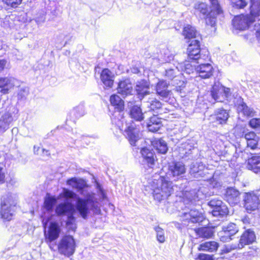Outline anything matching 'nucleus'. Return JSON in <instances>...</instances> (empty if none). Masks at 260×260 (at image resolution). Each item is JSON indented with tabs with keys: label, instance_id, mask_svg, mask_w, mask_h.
I'll return each mask as SVG.
<instances>
[{
	"label": "nucleus",
	"instance_id": "f257e3e1",
	"mask_svg": "<svg viewBox=\"0 0 260 260\" xmlns=\"http://www.w3.org/2000/svg\"><path fill=\"white\" fill-rule=\"evenodd\" d=\"M67 184L84 197V198H80L73 191L66 188L63 189L61 193L62 196L66 199L76 200V209L81 217L85 219L90 215L98 214L100 213L99 203L94 194L85 190L87 184L84 180L73 178L67 181Z\"/></svg>",
	"mask_w": 260,
	"mask_h": 260
},
{
	"label": "nucleus",
	"instance_id": "f03ea898",
	"mask_svg": "<svg viewBox=\"0 0 260 260\" xmlns=\"http://www.w3.org/2000/svg\"><path fill=\"white\" fill-rule=\"evenodd\" d=\"M151 186L154 199L159 202L168 199L174 191L172 182L164 177L153 180Z\"/></svg>",
	"mask_w": 260,
	"mask_h": 260
},
{
	"label": "nucleus",
	"instance_id": "7ed1b4c3",
	"mask_svg": "<svg viewBox=\"0 0 260 260\" xmlns=\"http://www.w3.org/2000/svg\"><path fill=\"white\" fill-rule=\"evenodd\" d=\"M210 1L211 4V10L208 15V10L206 4L201 3L198 5L196 9L203 14L207 15L206 23L213 26L216 23V15L221 13L222 11L218 4V0H210Z\"/></svg>",
	"mask_w": 260,
	"mask_h": 260
},
{
	"label": "nucleus",
	"instance_id": "20e7f679",
	"mask_svg": "<svg viewBox=\"0 0 260 260\" xmlns=\"http://www.w3.org/2000/svg\"><path fill=\"white\" fill-rule=\"evenodd\" d=\"M110 102L112 105L118 109V111L115 112L113 117L112 118V122L113 124H115L121 131H123V123L124 118L123 114L121 113L124 108V102L117 95L113 94L110 96Z\"/></svg>",
	"mask_w": 260,
	"mask_h": 260
},
{
	"label": "nucleus",
	"instance_id": "39448f33",
	"mask_svg": "<svg viewBox=\"0 0 260 260\" xmlns=\"http://www.w3.org/2000/svg\"><path fill=\"white\" fill-rule=\"evenodd\" d=\"M49 219L43 218L42 223L45 228L44 235L46 242L49 245L51 249H53L52 242L58 239L61 232V229L58 223L51 222L48 231H46V226Z\"/></svg>",
	"mask_w": 260,
	"mask_h": 260
},
{
	"label": "nucleus",
	"instance_id": "423d86ee",
	"mask_svg": "<svg viewBox=\"0 0 260 260\" xmlns=\"http://www.w3.org/2000/svg\"><path fill=\"white\" fill-rule=\"evenodd\" d=\"M17 201L10 196L4 198L1 203L0 215L2 218L8 221L11 220L16 210Z\"/></svg>",
	"mask_w": 260,
	"mask_h": 260
},
{
	"label": "nucleus",
	"instance_id": "0eeeda50",
	"mask_svg": "<svg viewBox=\"0 0 260 260\" xmlns=\"http://www.w3.org/2000/svg\"><path fill=\"white\" fill-rule=\"evenodd\" d=\"M75 248V241L73 237L70 235L62 237L57 245L58 252L67 257H70L74 254Z\"/></svg>",
	"mask_w": 260,
	"mask_h": 260
},
{
	"label": "nucleus",
	"instance_id": "6e6552de",
	"mask_svg": "<svg viewBox=\"0 0 260 260\" xmlns=\"http://www.w3.org/2000/svg\"><path fill=\"white\" fill-rule=\"evenodd\" d=\"M239 131H240V133L237 134V136L240 137H244L248 147L253 150L258 148V142L259 138L254 132H246L244 128L241 126H236L234 128V132L236 133Z\"/></svg>",
	"mask_w": 260,
	"mask_h": 260
},
{
	"label": "nucleus",
	"instance_id": "1a4fd4ad",
	"mask_svg": "<svg viewBox=\"0 0 260 260\" xmlns=\"http://www.w3.org/2000/svg\"><path fill=\"white\" fill-rule=\"evenodd\" d=\"M255 22L252 31H255L257 40L260 43V3L256 2L251 4L250 14L249 15Z\"/></svg>",
	"mask_w": 260,
	"mask_h": 260
},
{
	"label": "nucleus",
	"instance_id": "9d476101",
	"mask_svg": "<svg viewBox=\"0 0 260 260\" xmlns=\"http://www.w3.org/2000/svg\"><path fill=\"white\" fill-rule=\"evenodd\" d=\"M211 94L215 101L222 102L231 95L230 89L223 86L218 82L215 83L212 86Z\"/></svg>",
	"mask_w": 260,
	"mask_h": 260
},
{
	"label": "nucleus",
	"instance_id": "9b49d317",
	"mask_svg": "<svg viewBox=\"0 0 260 260\" xmlns=\"http://www.w3.org/2000/svg\"><path fill=\"white\" fill-rule=\"evenodd\" d=\"M200 42L197 40H192L187 48L188 58L190 60L205 59L208 56L205 54H200Z\"/></svg>",
	"mask_w": 260,
	"mask_h": 260
},
{
	"label": "nucleus",
	"instance_id": "f8f14e48",
	"mask_svg": "<svg viewBox=\"0 0 260 260\" xmlns=\"http://www.w3.org/2000/svg\"><path fill=\"white\" fill-rule=\"evenodd\" d=\"M254 23L251 18L248 15H239L235 17L233 20V25L235 28L243 30L247 28H251V25Z\"/></svg>",
	"mask_w": 260,
	"mask_h": 260
},
{
	"label": "nucleus",
	"instance_id": "ddd939ff",
	"mask_svg": "<svg viewBox=\"0 0 260 260\" xmlns=\"http://www.w3.org/2000/svg\"><path fill=\"white\" fill-rule=\"evenodd\" d=\"M124 132L131 145L136 146L137 142L140 138L139 127L133 122L126 127Z\"/></svg>",
	"mask_w": 260,
	"mask_h": 260
},
{
	"label": "nucleus",
	"instance_id": "4468645a",
	"mask_svg": "<svg viewBox=\"0 0 260 260\" xmlns=\"http://www.w3.org/2000/svg\"><path fill=\"white\" fill-rule=\"evenodd\" d=\"M255 239L254 232L250 229L245 231L241 235L238 245L232 246L231 249H242L245 245L252 243Z\"/></svg>",
	"mask_w": 260,
	"mask_h": 260
},
{
	"label": "nucleus",
	"instance_id": "2eb2a0df",
	"mask_svg": "<svg viewBox=\"0 0 260 260\" xmlns=\"http://www.w3.org/2000/svg\"><path fill=\"white\" fill-rule=\"evenodd\" d=\"M244 207L248 211H252L258 208L259 204L258 197L253 193H245L244 197Z\"/></svg>",
	"mask_w": 260,
	"mask_h": 260
},
{
	"label": "nucleus",
	"instance_id": "dca6fc26",
	"mask_svg": "<svg viewBox=\"0 0 260 260\" xmlns=\"http://www.w3.org/2000/svg\"><path fill=\"white\" fill-rule=\"evenodd\" d=\"M186 172L185 165L181 162H174L169 166V173L172 177L179 179Z\"/></svg>",
	"mask_w": 260,
	"mask_h": 260
},
{
	"label": "nucleus",
	"instance_id": "f3484780",
	"mask_svg": "<svg viewBox=\"0 0 260 260\" xmlns=\"http://www.w3.org/2000/svg\"><path fill=\"white\" fill-rule=\"evenodd\" d=\"M183 220H187L188 222L199 223L202 222L204 219L203 215L199 211L195 209L186 210L182 213Z\"/></svg>",
	"mask_w": 260,
	"mask_h": 260
},
{
	"label": "nucleus",
	"instance_id": "a211bd4d",
	"mask_svg": "<svg viewBox=\"0 0 260 260\" xmlns=\"http://www.w3.org/2000/svg\"><path fill=\"white\" fill-rule=\"evenodd\" d=\"M77 209L70 203H63L58 204L55 209V212L58 216L69 215L75 213Z\"/></svg>",
	"mask_w": 260,
	"mask_h": 260
},
{
	"label": "nucleus",
	"instance_id": "6ab92c4d",
	"mask_svg": "<svg viewBox=\"0 0 260 260\" xmlns=\"http://www.w3.org/2000/svg\"><path fill=\"white\" fill-rule=\"evenodd\" d=\"M240 192L237 189L230 187L226 189L225 198L230 204L234 206L240 202Z\"/></svg>",
	"mask_w": 260,
	"mask_h": 260
},
{
	"label": "nucleus",
	"instance_id": "aec40b11",
	"mask_svg": "<svg viewBox=\"0 0 260 260\" xmlns=\"http://www.w3.org/2000/svg\"><path fill=\"white\" fill-rule=\"evenodd\" d=\"M169 84L165 80L159 81L155 86L156 94L164 99L168 98L171 95V91L168 88Z\"/></svg>",
	"mask_w": 260,
	"mask_h": 260
},
{
	"label": "nucleus",
	"instance_id": "412c9836",
	"mask_svg": "<svg viewBox=\"0 0 260 260\" xmlns=\"http://www.w3.org/2000/svg\"><path fill=\"white\" fill-rule=\"evenodd\" d=\"M118 93L123 97L132 94L133 91V86L129 79H125L121 81L118 83L117 87Z\"/></svg>",
	"mask_w": 260,
	"mask_h": 260
},
{
	"label": "nucleus",
	"instance_id": "4be33fe9",
	"mask_svg": "<svg viewBox=\"0 0 260 260\" xmlns=\"http://www.w3.org/2000/svg\"><path fill=\"white\" fill-rule=\"evenodd\" d=\"M196 71L200 77L206 79L210 78L213 75V68L209 63H201L196 68Z\"/></svg>",
	"mask_w": 260,
	"mask_h": 260
},
{
	"label": "nucleus",
	"instance_id": "5701e85b",
	"mask_svg": "<svg viewBox=\"0 0 260 260\" xmlns=\"http://www.w3.org/2000/svg\"><path fill=\"white\" fill-rule=\"evenodd\" d=\"M149 83L145 80L138 81L136 86V90L139 95V98L143 99L145 96L150 94L149 91Z\"/></svg>",
	"mask_w": 260,
	"mask_h": 260
},
{
	"label": "nucleus",
	"instance_id": "b1692460",
	"mask_svg": "<svg viewBox=\"0 0 260 260\" xmlns=\"http://www.w3.org/2000/svg\"><path fill=\"white\" fill-rule=\"evenodd\" d=\"M16 80L12 77L0 78L1 91L5 94L15 85Z\"/></svg>",
	"mask_w": 260,
	"mask_h": 260
},
{
	"label": "nucleus",
	"instance_id": "393cba45",
	"mask_svg": "<svg viewBox=\"0 0 260 260\" xmlns=\"http://www.w3.org/2000/svg\"><path fill=\"white\" fill-rule=\"evenodd\" d=\"M101 79L107 87H111L113 85L114 75L108 69H104L101 74Z\"/></svg>",
	"mask_w": 260,
	"mask_h": 260
},
{
	"label": "nucleus",
	"instance_id": "a878e982",
	"mask_svg": "<svg viewBox=\"0 0 260 260\" xmlns=\"http://www.w3.org/2000/svg\"><path fill=\"white\" fill-rule=\"evenodd\" d=\"M247 168L255 173H260V155H253L249 158Z\"/></svg>",
	"mask_w": 260,
	"mask_h": 260
},
{
	"label": "nucleus",
	"instance_id": "bb28decb",
	"mask_svg": "<svg viewBox=\"0 0 260 260\" xmlns=\"http://www.w3.org/2000/svg\"><path fill=\"white\" fill-rule=\"evenodd\" d=\"M12 121L13 118L11 113H4L0 118V133H3L8 129Z\"/></svg>",
	"mask_w": 260,
	"mask_h": 260
},
{
	"label": "nucleus",
	"instance_id": "cd10ccee",
	"mask_svg": "<svg viewBox=\"0 0 260 260\" xmlns=\"http://www.w3.org/2000/svg\"><path fill=\"white\" fill-rule=\"evenodd\" d=\"M213 118L216 120L219 124L225 123L229 117V113L223 109H219L215 111V113L212 116Z\"/></svg>",
	"mask_w": 260,
	"mask_h": 260
},
{
	"label": "nucleus",
	"instance_id": "c85d7f7f",
	"mask_svg": "<svg viewBox=\"0 0 260 260\" xmlns=\"http://www.w3.org/2000/svg\"><path fill=\"white\" fill-rule=\"evenodd\" d=\"M153 147L161 154H165L168 149L166 142L161 139H155L152 141Z\"/></svg>",
	"mask_w": 260,
	"mask_h": 260
},
{
	"label": "nucleus",
	"instance_id": "c756f323",
	"mask_svg": "<svg viewBox=\"0 0 260 260\" xmlns=\"http://www.w3.org/2000/svg\"><path fill=\"white\" fill-rule=\"evenodd\" d=\"M141 152L144 158L150 168H152L154 164V158L153 153L149 149L146 148H143L141 149Z\"/></svg>",
	"mask_w": 260,
	"mask_h": 260
},
{
	"label": "nucleus",
	"instance_id": "7c9ffc66",
	"mask_svg": "<svg viewBox=\"0 0 260 260\" xmlns=\"http://www.w3.org/2000/svg\"><path fill=\"white\" fill-rule=\"evenodd\" d=\"M204 168V166L201 162H192L190 166L189 173L196 178L201 176L203 174L202 170Z\"/></svg>",
	"mask_w": 260,
	"mask_h": 260
},
{
	"label": "nucleus",
	"instance_id": "2f4dec72",
	"mask_svg": "<svg viewBox=\"0 0 260 260\" xmlns=\"http://www.w3.org/2000/svg\"><path fill=\"white\" fill-rule=\"evenodd\" d=\"M218 246V243L215 241L206 242L200 245L198 250L212 252L216 251Z\"/></svg>",
	"mask_w": 260,
	"mask_h": 260
},
{
	"label": "nucleus",
	"instance_id": "473e14b6",
	"mask_svg": "<svg viewBox=\"0 0 260 260\" xmlns=\"http://www.w3.org/2000/svg\"><path fill=\"white\" fill-rule=\"evenodd\" d=\"M131 117L137 121H141L144 119L143 114L141 108L138 106H134L130 110Z\"/></svg>",
	"mask_w": 260,
	"mask_h": 260
},
{
	"label": "nucleus",
	"instance_id": "72a5a7b5",
	"mask_svg": "<svg viewBox=\"0 0 260 260\" xmlns=\"http://www.w3.org/2000/svg\"><path fill=\"white\" fill-rule=\"evenodd\" d=\"M198 32L195 28L190 25L185 26L183 30L182 34L185 39H191L196 38L198 35Z\"/></svg>",
	"mask_w": 260,
	"mask_h": 260
},
{
	"label": "nucleus",
	"instance_id": "f704fd0d",
	"mask_svg": "<svg viewBox=\"0 0 260 260\" xmlns=\"http://www.w3.org/2000/svg\"><path fill=\"white\" fill-rule=\"evenodd\" d=\"M238 110L246 117H253L256 113L252 108L248 107L244 103L239 105Z\"/></svg>",
	"mask_w": 260,
	"mask_h": 260
},
{
	"label": "nucleus",
	"instance_id": "c9c22d12",
	"mask_svg": "<svg viewBox=\"0 0 260 260\" xmlns=\"http://www.w3.org/2000/svg\"><path fill=\"white\" fill-rule=\"evenodd\" d=\"M222 231L227 236L231 237L238 232V229L236 224L230 223L222 227Z\"/></svg>",
	"mask_w": 260,
	"mask_h": 260
},
{
	"label": "nucleus",
	"instance_id": "e433bc0d",
	"mask_svg": "<svg viewBox=\"0 0 260 260\" xmlns=\"http://www.w3.org/2000/svg\"><path fill=\"white\" fill-rule=\"evenodd\" d=\"M196 232L199 237L204 238H211L213 235L212 230L206 227L198 229L196 230Z\"/></svg>",
	"mask_w": 260,
	"mask_h": 260
},
{
	"label": "nucleus",
	"instance_id": "4c0bfd02",
	"mask_svg": "<svg viewBox=\"0 0 260 260\" xmlns=\"http://www.w3.org/2000/svg\"><path fill=\"white\" fill-rule=\"evenodd\" d=\"M212 214L214 216L222 217L228 214L229 210L225 205L213 208Z\"/></svg>",
	"mask_w": 260,
	"mask_h": 260
},
{
	"label": "nucleus",
	"instance_id": "58836bf2",
	"mask_svg": "<svg viewBox=\"0 0 260 260\" xmlns=\"http://www.w3.org/2000/svg\"><path fill=\"white\" fill-rule=\"evenodd\" d=\"M147 105L151 110L160 109L161 107V103L155 98H149L147 102Z\"/></svg>",
	"mask_w": 260,
	"mask_h": 260
},
{
	"label": "nucleus",
	"instance_id": "ea45409f",
	"mask_svg": "<svg viewBox=\"0 0 260 260\" xmlns=\"http://www.w3.org/2000/svg\"><path fill=\"white\" fill-rule=\"evenodd\" d=\"M71 114L75 118H79L83 116L85 114L84 107L83 104H79L75 107L71 111Z\"/></svg>",
	"mask_w": 260,
	"mask_h": 260
},
{
	"label": "nucleus",
	"instance_id": "a19ab883",
	"mask_svg": "<svg viewBox=\"0 0 260 260\" xmlns=\"http://www.w3.org/2000/svg\"><path fill=\"white\" fill-rule=\"evenodd\" d=\"M74 213H72L68 216V219L66 222V225L67 228L69 230L74 231L76 229V225L75 223V218L74 217Z\"/></svg>",
	"mask_w": 260,
	"mask_h": 260
},
{
	"label": "nucleus",
	"instance_id": "79ce46f5",
	"mask_svg": "<svg viewBox=\"0 0 260 260\" xmlns=\"http://www.w3.org/2000/svg\"><path fill=\"white\" fill-rule=\"evenodd\" d=\"M233 7L236 9H244L248 4L247 0H231Z\"/></svg>",
	"mask_w": 260,
	"mask_h": 260
},
{
	"label": "nucleus",
	"instance_id": "37998d69",
	"mask_svg": "<svg viewBox=\"0 0 260 260\" xmlns=\"http://www.w3.org/2000/svg\"><path fill=\"white\" fill-rule=\"evenodd\" d=\"M154 230L156 233L157 241L160 243H164L166 240L164 230L157 226L154 228Z\"/></svg>",
	"mask_w": 260,
	"mask_h": 260
},
{
	"label": "nucleus",
	"instance_id": "c03bdc74",
	"mask_svg": "<svg viewBox=\"0 0 260 260\" xmlns=\"http://www.w3.org/2000/svg\"><path fill=\"white\" fill-rule=\"evenodd\" d=\"M56 202V199L53 197L46 198L44 201V207L48 210H50L52 209L53 205Z\"/></svg>",
	"mask_w": 260,
	"mask_h": 260
},
{
	"label": "nucleus",
	"instance_id": "a18cd8bd",
	"mask_svg": "<svg viewBox=\"0 0 260 260\" xmlns=\"http://www.w3.org/2000/svg\"><path fill=\"white\" fill-rule=\"evenodd\" d=\"M192 149V147L191 146L189 145L188 143H185L184 144H182V146L180 147V151H181L182 150H187L184 153L182 152V154H184L185 156H187L189 155V154L191 153L190 151L191 149Z\"/></svg>",
	"mask_w": 260,
	"mask_h": 260
},
{
	"label": "nucleus",
	"instance_id": "49530a36",
	"mask_svg": "<svg viewBox=\"0 0 260 260\" xmlns=\"http://www.w3.org/2000/svg\"><path fill=\"white\" fill-rule=\"evenodd\" d=\"M249 125L253 128L260 127V118H254L249 121Z\"/></svg>",
	"mask_w": 260,
	"mask_h": 260
},
{
	"label": "nucleus",
	"instance_id": "de8ad7c7",
	"mask_svg": "<svg viewBox=\"0 0 260 260\" xmlns=\"http://www.w3.org/2000/svg\"><path fill=\"white\" fill-rule=\"evenodd\" d=\"M22 0H3L7 5L12 7H17L18 5H20Z\"/></svg>",
	"mask_w": 260,
	"mask_h": 260
},
{
	"label": "nucleus",
	"instance_id": "09e8293b",
	"mask_svg": "<svg viewBox=\"0 0 260 260\" xmlns=\"http://www.w3.org/2000/svg\"><path fill=\"white\" fill-rule=\"evenodd\" d=\"M210 184L213 188H218L221 186V182L214 175L210 180Z\"/></svg>",
	"mask_w": 260,
	"mask_h": 260
},
{
	"label": "nucleus",
	"instance_id": "8fccbe9b",
	"mask_svg": "<svg viewBox=\"0 0 260 260\" xmlns=\"http://www.w3.org/2000/svg\"><path fill=\"white\" fill-rule=\"evenodd\" d=\"M209 205L213 208H215L216 207H220L225 204L221 200L213 199L209 202Z\"/></svg>",
	"mask_w": 260,
	"mask_h": 260
},
{
	"label": "nucleus",
	"instance_id": "3c124183",
	"mask_svg": "<svg viewBox=\"0 0 260 260\" xmlns=\"http://www.w3.org/2000/svg\"><path fill=\"white\" fill-rule=\"evenodd\" d=\"M185 185H184L183 187H180V192H182V196L183 198H186L188 200L190 201L192 200V197L190 196V193L187 190H185Z\"/></svg>",
	"mask_w": 260,
	"mask_h": 260
},
{
	"label": "nucleus",
	"instance_id": "603ef678",
	"mask_svg": "<svg viewBox=\"0 0 260 260\" xmlns=\"http://www.w3.org/2000/svg\"><path fill=\"white\" fill-rule=\"evenodd\" d=\"M149 122L152 123L153 124L158 125V126L160 127L162 126L160 119L156 116L151 117L150 118Z\"/></svg>",
	"mask_w": 260,
	"mask_h": 260
},
{
	"label": "nucleus",
	"instance_id": "864d4df0",
	"mask_svg": "<svg viewBox=\"0 0 260 260\" xmlns=\"http://www.w3.org/2000/svg\"><path fill=\"white\" fill-rule=\"evenodd\" d=\"M196 259L200 260H213L211 255L204 253L199 254Z\"/></svg>",
	"mask_w": 260,
	"mask_h": 260
},
{
	"label": "nucleus",
	"instance_id": "5fc2aeb1",
	"mask_svg": "<svg viewBox=\"0 0 260 260\" xmlns=\"http://www.w3.org/2000/svg\"><path fill=\"white\" fill-rule=\"evenodd\" d=\"M147 127L149 131L155 132L158 131L161 127L158 126V125L153 124L152 123L148 122L147 124Z\"/></svg>",
	"mask_w": 260,
	"mask_h": 260
},
{
	"label": "nucleus",
	"instance_id": "6e6d98bb",
	"mask_svg": "<svg viewBox=\"0 0 260 260\" xmlns=\"http://www.w3.org/2000/svg\"><path fill=\"white\" fill-rule=\"evenodd\" d=\"M166 76L170 79H173L175 76V73L173 69H168L166 71Z\"/></svg>",
	"mask_w": 260,
	"mask_h": 260
},
{
	"label": "nucleus",
	"instance_id": "4d7b16f0",
	"mask_svg": "<svg viewBox=\"0 0 260 260\" xmlns=\"http://www.w3.org/2000/svg\"><path fill=\"white\" fill-rule=\"evenodd\" d=\"M8 61L2 57H0V71H2L7 66Z\"/></svg>",
	"mask_w": 260,
	"mask_h": 260
},
{
	"label": "nucleus",
	"instance_id": "13d9d810",
	"mask_svg": "<svg viewBox=\"0 0 260 260\" xmlns=\"http://www.w3.org/2000/svg\"><path fill=\"white\" fill-rule=\"evenodd\" d=\"M5 173H0V183H3L5 182Z\"/></svg>",
	"mask_w": 260,
	"mask_h": 260
},
{
	"label": "nucleus",
	"instance_id": "bf43d9fd",
	"mask_svg": "<svg viewBox=\"0 0 260 260\" xmlns=\"http://www.w3.org/2000/svg\"><path fill=\"white\" fill-rule=\"evenodd\" d=\"M45 21V18H43L42 20L41 21V22H44Z\"/></svg>",
	"mask_w": 260,
	"mask_h": 260
},
{
	"label": "nucleus",
	"instance_id": "052dcab7",
	"mask_svg": "<svg viewBox=\"0 0 260 260\" xmlns=\"http://www.w3.org/2000/svg\"><path fill=\"white\" fill-rule=\"evenodd\" d=\"M226 251H227V252H229V251H230V250H229V249H228V248H226Z\"/></svg>",
	"mask_w": 260,
	"mask_h": 260
},
{
	"label": "nucleus",
	"instance_id": "680f3d73",
	"mask_svg": "<svg viewBox=\"0 0 260 260\" xmlns=\"http://www.w3.org/2000/svg\"><path fill=\"white\" fill-rule=\"evenodd\" d=\"M253 1H254V0H251V4H252V3H253V2H253Z\"/></svg>",
	"mask_w": 260,
	"mask_h": 260
},
{
	"label": "nucleus",
	"instance_id": "e2e57ef3",
	"mask_svg": "<svg viewBox=\"0 0 260 260\" xmlns=\"http://www.w3.org/2000/svg\"><path fill=\"white\" fill-rule=\"evenodd\" d=\"M36 21H37V22H39V20H38V19H37V20H36Z\"/></svg>",
	"mask_w": 260,
	"mask_h": 260
}]
</instances>
